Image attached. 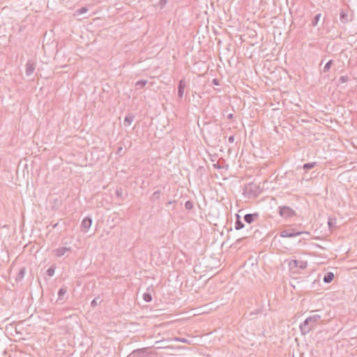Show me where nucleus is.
<instances>
[{"label":"nucleus","instance_id":"obj_1","mask_svg":"<svg viewBox=\"0 0 357 357\" xmlns=\"http://www.w3.org/2000/svg\"><path fill=\"white\" fill-rule=\"evenodd\" d=\"M322 321L321 316L315 314L307 319L300 324V330L303 335H306L310 332L318 324Z\"/></svg>","mask_w":357,"mask_h":357},{"label":"nucleus","instance_id":"obj_2","mask_svg":"<svg viewBox=\"0 0 357 357\" xmlns=\"http://www.w3.org/2000/svg\"><path fill=\"white\" fill-rule=\"evenodd\" d=\"M244 193H246L249 197H257L261 194L262 190L259 185L255 183H249L245 185L244 188Z\"/></svg>","mask_w":357,"mask_h":357},{"label":"nucleus","instance_id":"obj_3","mask_svg":"<svg viewBox=\"0 0 357 357\" xmlns=\"http://www.w3.org/2000/svg\"><path fill=\"white\" fill-rule=\"evenodd\" d=\"M279 214L284 218H289L296 215V211L288 206H279Z\"/></svg>","mask_w":357,"mask_h":357},{"label":"nucleus","instance_id":"obj_4","mask_svg":"<svg viewBox=\"0 0 357 357\" xmlns=\"http://www.w3.org/2000/svg\"><path fill=\"white\" fill-rule=\"evenodd\" d=\"M303 233L309 234L308 232L298 231L294 228L284 229L280 232V236L284 238H292L299 236Z\"/></svg>","mask_w":357,"mask_h":357},{"label":"nucleus","instance_id":"obj_5","mask_svg":"<svg viewBox=\"0 0 357 357\" xmlns=\"http://www.w3.org/2000/svg\"><path fill=\"white\" fill-rule=\"evenodd\" d=\"M263 313V308L261 307H258L257 309L250 311L249 312H245L243 317L245 319L252 320L255 319L257 317L259 314H261Z\"/></svg>","mask_w":357,"mask_h":357},{"label":"nucleus","instance_id":"obj_6","mask_svg":"<svg viewBox=\"0 0 357 357\" xmlns=\"http://www.w3.org/2000/svg\"><path fill=\"white\" fill-rule=\"evenodd\" d=\"M147 348L137 349L132 351L127 357H146Z\"/></svg>","mask_w":357,"mask_h":357},{"label":"nucleus","instance_id":"obj_7","mask_svg":"<svg viewBox=\"0 0 357 357\" xmlns=\"http://www.w3.org/2000/svg\"><path fill=\"white\" fill-rule=\"evenodd\" d=\"M289 266L293 269L294 268H300L301 269H305L307 267V262L298 260H291L289 262Z\"/></svg>","mask_w":357,"mask_h":357},{"label":"nucleus","instance_id":"obj_8","mask_svg":"<svg viewBox=\"0 0 357 357\" xmlns=\"http://www.w3.org/2000/svg\"><path fill=\"white\" fill-rule=\"evenodd\" d=\"M340 20L343 24H345L351 21L352 18L349 17L348 10L342 9L340 13Z\"/></svg>","mask_w":357,"mask_h":357},{"label":"nucleus","instance_id":"obj_9","mask_svg":"<svg viewBox=\"0 0 357 357\" xmlns=\"http://www.w3.org/2000/svg\"><path fill=\"white\" fill-rule=\"evenodd\" d=\"M259 218V214L258 213H248L244 216V221L248 224H251L257 220Z\"/></svg>","mask_w":357,"mask_h":357},{"label":"nucleus","instance_id":"obj_10","mask_svg":"<svg viewBox=\"0 0 357 357\" xmlns=\"http://www.w3.org/2000/svg\"><path fill=\"white\" fill-rule=\"evenodd\" d=\"M92 224V219L89 217H86L83 219L81 223V229L84 232H86L91 227Z\"/></svg>","mask_w":357,"mask_h":357},{"label":"nucleus","instance_id":"obj_11","mask_svg":"<svg viewBox=\"0 0 357 357\" xmlns=\"http://www.w3.org/2000/svg\"><path fill=\"white\" fill-rule=\"evenodd\" d=\"M36 69V63L32 61L29 60L26 63V75L27 76L31 75Z\"/></svg>","mask_w":357,"mask_h":357},{"label":"nucleus","instance_id":"obj_12","mask_svg":"<svg viewBox=\"0 0 357 357\" xmlns=\"http://www.w3.org/2000/svg\"><path fill=\"white\" fill-rule=\"evenodd\" d=\"M186 86V83L184 79H181L178 82V97L180 99H182L184 93V90Z\"/></svg>","mask_w":357,"mask_h":357},{"label":"nucleus","instance_id":"obj_13","mask_svg":"<svg viewBox=\"0 0 357 357\" xmlns=\"http://www.w3.org/2000/svg\"><path fill=\"white\" fill-rule=\"evenodd\" d=\"M70 250V248L61 247L54 250V255L57 257L63 256L67 252Z\"/></svg>","mask_w":357,"mask_h":357},{"label":"nucleus","instance_id":"obj_14","mask_svg":"<svg viewBox=\"0 0 357 357\" xmlns=\"http://www.w3.org/2000/svg\"><path fill=\"white\" fill-rule=\"evenodd\" d=\"M236 222H235V229L236 230H240L245 227L244 223L241 220V216L238 214H236Z\"/></svg>","mask_w":357,"mask_h":357},{"label":"nucleus","instance_id":"obj_15","mask_svg":"<svg viewBox=\"0 0 357 357\" xmlns=\"http://www.w3.org/2000/svg\"><path fill=\"white\" fill-rule=\"evenodd\" d=\"M334 279V274L332 272L326 273L323 278V281L325 283H330Z\"/></svg>","mask_w":357,"mask_h":357},{"label":"nucleus","instance_id":"obj_16","mask_svg":"<svg viewBox=\"0 0 357 357\" xmlns=\"http://www.w3.org/2000/svg\"><path fill=\"white\" fill-rule=\"evenodd\" d=\"M25 273H26V268L24 267L22 268L20 270L19 273H17L15 280L17 282L21 281L24 278Z\"/></svg>","mask_w":357,"mask_h":357},{"label":"nucleus","instance_id":"obj_17","mask_svg":"<svg viewBox=\"0 0 357 357\" xmlns=\"http://www.w3.org/2000/svg\"><path fill=\"white\" fill-rule=\"evenodd\" d=\"M135 116L133 115H128L124 119V125L126 126H130L134 121Z\"/></svg>","mask_w":357,"mask_h":357},{"label":"nucleus","instance_id":"obj_18","mask_svg":"<svg viewBox=\"0 0 357 357\" xmlns=\"http://www.w3.org/2000/svg\"><path fill=\"white\" fill-rule=\"evenodd\" d=\"M67 293L66 287H61L58 291V301L63 300V296Z\"/></svg>","mask_w":357,"mask_h":357},{"label":"nucleus","instance_id":"obj_19","mask_svg":"<svg viewBox=\"0 0 357 357\" xmlns=\"http://www.w3.org/2000/svg\"><path fill=\"white\" fill-rule=\"evenodd\" d=\"M161 192L160 190L155 191L151 197H150V199L151 202H155V200H158L160 197Z\"/></svg>","mask_w":357,"mask_h":357},{"label":"nucleus","instance_id":"obj_20","mask_svg":"<svg viewBox=\"0 0 357 357\" xmlns=\"http://www.w3.org/2000/svg\"><path fill=\"white\" fill-rule=\"evenodd\" d=\"M321 17V13H318L312 19V22H311V24L312 26H317V24H318V22L320 20Z\"/></svg>","mask_w":357,"mask_h":357},{"label":"nucleus","instance_id":"obj_21","mask_svg":"<svg viewBox=\"0 0 357 357\" xmlns=\"http://www.w3.org/2000/svg\"><path fill=\"white\" fill-rule=\"evenodd\" d=\"M317 165V163L315 162H307V163H305L303 165V169L306 171H308L312 168H314L315 167V165Z\"/></svg>","mask_w":357,"mask_h":357},{"label":"nucleus","instance_id":"obj_22","mask_svg":"<svg viewBox=\"0 0 357 357\" xmlns=\"http://www.w3.org/2000/svg\"><path fill=\"white\" fill-rule=\"evenodd\" d=\"M147 84V80L141 79L136 82L135 86L137 89H142Z\"/></svg>","mask_w":357,"mask_h":357},{"label":"nucleus","instance_id":"obj_23","mask_svg":"<svg viewBox=\"0 0 357 357\" xmlns=\"http://www.w3.org/2000/svg\"><path fill=\"white\" fill-rule=\"evenodd\" d=\"M56 269V266L54 264L52 265L47 270V275L50 277H52L54 274Z\"/></svg>","mask_w":357,"mask_h":357},{"label":"nucleus","instance_id":"obj_24","mask_svg":"<svg viewBox=\"0 0 357 357\" xmlns=\"http://www.w3.org/2000/svg\"><path fill=\"white\" fill-rule=\"evenodd\" d=\"M333 63V60H329L326 63V65L324 66V69H323V71L324 73H327L329 71V70L331 69V66Z\"/></svg>","mask_w":357,"mask_h":357},{"label":"nucleus","instance_id":"obj_25","mask_svg":"<svg viewBox=\"0 0 357 357\" xmlns=\"http://www.w3.org/2000/svg\"><path fill=\"white\" fill-rule=\"evenodd\" d=\"M115 194H116V197L121 199L122 200H123L125 199V197H123V192L122 188L116 189L115 191Z\"/></svg>","mask_w":357,"mask_h":357},{"label":"nucleus","instance_id":"obj_26","mask_svg":"<svg viewBox=\"0 0 357 357\" xmlns=\"http://www.w3.org/2000/svg\"><path fill=\"white\" fill-rule=\"evenodd\" d=\"M143 298L146 302H151L152 300L151 294L149 292H146L143 294Z\"/></svg>","mask_w":357,"mask_h":357},{"label":"nucleus","instance_id":"obj_27","mask_svg":"<svg viewBox=\"0 0 357 357\" xmlns=\"http://www.w3.org/2000/svg\"><path fill=\"white\" fill-rule=\"evenodd\" d=\"M88 11V8L86 7H82L81 8H79L76 10V14L79 15L82 14H84Z\"/></svg>","mask_w":357,"mask_h":357},{"label":"nucleus","instance_id":"obj_28","mask_svg":"<svg viewBox=\"0 0 357 357\" xmlns=\"http://www.w3.org/2000/svg\"><path fill=\"white\" fill-rule=\"evenodd\" d=\"M193 206H194L193 203H192L191 201H190V200L187 201V202L185 203V208H186V209H188V210H191V209H192V208H193Z\"/></svg>","mask_w":357,"mask_h":357},{"label":"nucleus","instance_id":"obj_29","mask_svg":"<svg viewBox=\"0 0 357 357\" xmlns=\"http://www.w3.org/2000/svg\"><path fill=\"white\" fill-rule=\"evenodd\" d=\"M98 300H99V298H98V297L95 298L91 301V305L92 307H96V306H97V305H98L101 302V301H98Z\"/></svg>","mask_w":357,"mask_h":357},{"label":"nucleus","instance_id":"obj_30","mask_svg":"<svg viewBox=\"0 0 357 357\" xmlns=\"http://www.w3.org/2000/svg\"><path fill=\"white\" fill-rule=\"evenodd\" d=\"M220 160L224 161V160H223L222 158H220V159L219 160V161H218L217 163L213 164V167H214L215 169H222V168L223 167L220 165Z\"/></svg>","mask_w":357,"mask_h":357},{"label":"nucleus","instance_id":"obj_31","mask_svg":"<svg viewBox=\"0 0 357 357\" xmlns=\"http://www.w3.org/2000/svg\"><path fill=\"white\" fill-rule=\"evenodd\" d=\"M349 80V77L347 75L340 76L339 78V82L341 83H345Z\"/></svg>","mask_w":357,"mask_h":357},{"label":"nucleus","instance_id":"obj_32","mask_svg":"<svg viewBox=\"0 0 357 357\" xmlns=\"http://www.w3.org/2000/svg\"><path fill=\"white\" fill-rule=\"evenodd\" d=\"M335 224V219H331V218H329L328 219V227L329 228H333L334 227Z\"/></svg>","mask_w":357,"mask_h":357},{"label":"nucleus","instance_id":"obj_33","mask_svg":"<svg viewBox=\"0 0 357 357\" xmlns=\"http://www.w3.org/2000/svg\"><path fill=\"white\" fill-rule=\"evenodd\" d=\"M126 153V151L123 149L122 146L118 148L116 151V154L119 155H123Z\"/></svg>","mask_w":357,"mask_h":357},{"label":"nucleus","instance_id":"obj_34","mask_svg":"<svg viewBox=\"0 0 357 357\" xmlns=\"http://www.w3.org/2000/svg\"><path fill=\"white\" fill-rule=\"evenodd\" d=\"M212 84L213 85H215V86H219L220 85L219 80L218 79H216V78L213 79Z\"/></svg>","mask_w":357,"mask_h":357},{"label":"nucleus","instance_id":"obj_35","mask_svg":"<svg viewBox=\"0 0 357 357\" xmlns=\"http://www.w3.org/2000/svg\"><path fill=\"white\" fill-rule=\"evenodd\" d=\"M167 1H168V0H160L159 3H160V6L162 8L163 6H165L167 4Z\"/></svg>","mask_w":357,"mask_h":357},{"label":"nucleus","instance_id":"obj_36","mask_svg":"<svg viewBox=\"0 0 357 357\" xmlns=\"http://www.w3.org/2000/svg\"><path fill=\"white\" fill-rule=\"evenodd\" d=\"M228 141L231 144L234 143V135L229 136V139H228Z\"/></svg>","mask_w":357,"mask_h":357},{"label":"nucleus","instance_id":"obj_37","mask_svg":"<svg viewBox=\"0 0 357 357\" xmlns=\"http://www.w3.org/2000/svg\"><path fill=\"white\" fill-rule=\"evenodd\" d=\"M176 340L181 342H186L187 341L185 339L181 337L176 338Z\"/></svg>","mask_w":357,"mask_h":357},{"label":"nucleus","instance_id":"obj_38","mask_svg":"<svg viewBox=\"0 0 357 357\" xmlns=\"http://www.w3.org/2000/svg\"><path fill=\"white\" fill-rule=\"evenodd\" d=\"M233 118H234V114H229L227 115V119L229 120H231V119H233Z\"/></svg>","mask_w":357,"mask_h":357},{"label":"nucleus","instance_id":"obj_39","mask_svg":"<svg viewBox=\"0 0 357 357\" xmlns=\"http://www.w3.org/2000/svg\"><path fill=\"white\" fill-rule=\"evenodd\" d=\"M174 202H176V201H175V200H173V201H169V202L166 204V206H168L169 205H170V204H173V203H174Z\"/></svg>","mask_w":357,"mask_h":357},{"label":"nucleus","instance_id":"obj_40","mask_svg":"<svg viewBox=\"0 0 357 357\" xmlns=\"http://www.w3.org/2000/svg\"><path fill=\"white\" fill-rule=\"evenodd\" d=\"M57 225H58V223H56V224H54V225L52 226V227H53V228H56V227H57Z\"/></svg>","mask_w":357,"mask_h":357}]
</instances>
